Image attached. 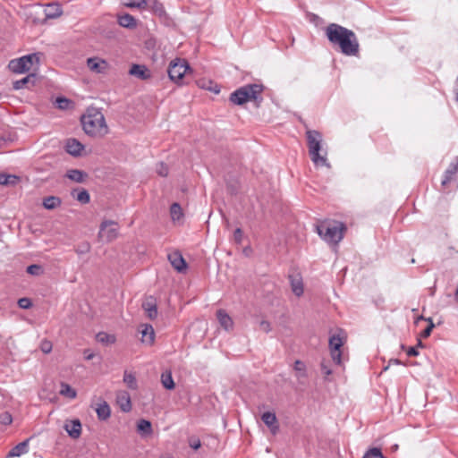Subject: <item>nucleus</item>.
<instances>
[{
  "mask_svg": "<svg viewBox=\"0 0 458 458\" xmlns=\"http://www.w3.org/2000/svg\"><path fill=\"white\" fill-rule=\"evenodd\" d=\"M321 371L326 377L332 374V370L328 368L327 365H326L325 362L321 363Z\"/></svg>",
  "mask_w": 458,
  "mask_h": 458,
  "instance_id": "52",
  "label": "nucleus"
},
{
  "mask_svg": "<svg viewBox=\"0 0 458 458\" xmlns=\"http://www.w3.org/2000/svg\"><path fill=\"white\" fill-rule=\"evenodd\" d=\"M391 362H394V364H400V360H391Z\"/></svg>",
  "mask_w": 458,
  "mask_h": 458,
  "instance_id": "56",
  "label": "nucleus"
},
{
  "mask_svg": "<svg viewBox=\"0 0 458 458\" xmlns=\"http://www.w3.org/2000/svg\"><path fill=\"white\" fill-rule=\"evenodd\" d=\"M18 304L21 309H29L32 305L31 301L29 298H21L18 301Z\"/></svg>",
  "mask_w": 458,
  "mask_h": 458,
  "instance_id": "48",
  "label": "nucleus"
},
{
  "mask_svg": "<svg viewBox=\"0 0 458 458\" xmlns=\"http://www.w3.org/2000/svg\"><path fill=\"white\" fill-rule=\"evenodd\" d=\"M188 71H191L188 62L185 59L176 58L170 63L167 72L171 81L182 84Z\"/></svg>",
  "mask_w": 458,
  "mask_h": 458,
  "instance_id": "6",
  "label": "nucleus"
},
{
  "mask_svg": "<svg viewBox=\"0 0 458 458\" xmlns=\"http://www.w3.org/2000/svg\"><path fill=\"white\" fill-rule=\"evenodd\" d=\"M457 171H458V162L452 163L450 165V166L448 167V169L445 171V178L442 181V184L443 185L447 184L453 179L454 175L457 173Z\"/></svg>",
  "mask_w": 458,
  "mask_h": 458,
  "instance_id": "35",
  "label": "nucleus"
},
{
  "mask_svg": "<svg viewBox=\"0 0 458 458\" xmlns=\"http://www.w3.org/2000/svg\"><path fill=\"white\" fill-rule=\"evenodd\" d=\"M259 328L265 333H268L271 331V324L267 320H261L259 322Z\"/></svg>",
  "mask_w": 458,
  "mask_h": 458,
  "instance_id": "49",
  "label": "nucleus"
},
{
  "mask_svg": "<svg viewBox=\"0 0 458 458\" xmlns=\"http://www.w3.org/2000/svg\"><path fill=\"white\" fill-rule=\"evenodd\" d=\"M429 322V325L421 332L420 335L423 338H427L430 335L432 329L434 328L435 325L430 318L426 319Z\"/></svg>",
  "mask_w": 458,
  "mask_h": 458,
  "instance_id": "44",
  "label": "nucleus"
},
{
  "mask_svg": "<svg viewBox=\"0 0 458 458\" xmlns=\"http://www.w3.org/2000/svg\"><path fill=\"white\" fill-rule=\"evenodd\" d=\"M98 418L101 420H105L110 417L111 410L106 402H103L98 405L96 409Z\"/></svg>",
  "mask_w": 458,
  "mask_h": 458,
  "instance_id": "29",
  "label": "nucleus"
},
{
  "mask_svg": "<svg viewBox=\"0 0 458 458\" xmlns=\"http://www.w3.org/2000/svg\"><path fill=\"white\" fill-rule=\"evenodd\" d=\"M168 260L172 267L179 273L184 272L187 268L186 261L178 251L168 254Z\"/></svg>",
  "mask_w": 458,
  "mask_h": 458,
  "instance_id": "10",
  "label": "nucleus"
},
{
  "mask_svg": "<svg viewBox=\"0 0 458 458\" xmlns=\"http://www.w3.org/2000/svg\"><path fill=\"white\" fill-rule=\"evenodd\" d=\"M35 80H36V75L34 73H30L21 80L15 81L13 83V87L14 89L19 90V89L27 88L29 83H31L32 85H34Z\"/></svg>",
  "mask_w": 458,
  "mask_h": 458,
  "instance_id": "25",
  "label": "nucleus"
},
{
  "mask_svg": "<svg viewBox=\"0 0 458 458\" xmlns=\"http://www.w3.org/2000/svg\"><path fill=\"white\" fill-rule=\"evenodd\" d=\"M157 173L163 177L167 176L168 167L164 163H159L157 167Z\"/></svg>",
  "mask_w": 458,
  "mask_h": 458,
  "instance_id": "47",
  "label": "nucleus"
},
{
  "mask_svg": "<svg viewBox=\"0 0 458 458\" xmlns=\"http://www.w3.org/2000/svg\"><path fill=\"white\" fill-rule=\"evenodd\" d=\"M261 420L268 427L272 435H276L278 433L279 424L274 412H264L261 416Z\"/></svg>",
  "mask_w": 458,
  "mask_h": 458,
  "instance_id": "13",
  "label": "nucleus"
},
{
  "mask_svg": "<svg viewBox=\"0 0 458 458\" xmlns=\"http://www.w3.org/2000/svg\"><path fill=\"white\" fill-rule=\"evenodd\" d=\"M137 430L141 435H150L152 433L151 422L144 419L140 420L137 423Z\"/></svg>",
  "mask_w": 458,
  "mask_h": 458,
  "instance_id": "30",
  "label": "nucleus"
},
{
  "mask_svg": "<svg viewBox=\"0 0 458 458\" xmlns=\"http://www.w3.org/2000/svg\"><path fill=\"white\" fill-rule=\"evenodd\" d=\"M89 249H90V246L89 243H85L81 246V250H78L77 252L78 253H86V252H89Z\"/></svg>",
  "mask_w": 458,
  "mask_h": 458,
  "instance_id": "54",
  "label": "nucleus"
},
{
  "mask_svg": "<svg viewBox=\"0 0 458 458\" xmlns=\"http://www.w3.org/2000/svg\"><path fill=\"white\" fill-rule=\"evenodd\" d=\"M76 199L82 204H88L90 201L89 193L87 190L82 189L78 192Z\"/></svg>",
  "mask_w": 458,
  "mask_h": 458,
  "instance_id": "42",
  "label": "nucleus"
},
{
  "mask_svg": "<svg viewBox=\"0 0 458 458\" xmlns=\"http://www.w3.org/2000/svg\"><path fill=\"white\" fill-rule=\"evenodd\" d=\"M455 100L458 102V89H457V91H456V94H455Z\"/></svg>",
  "mask_w": 458,
  "mask_h": 458,
  "instance_id": "57",
  "label": "nucleus"
},
{
  "mask_svg": "<svg viewBox=\"0 0 458 458\" xmlns=\"http://www.w3.org/2000/svg\"><path fill=\"white\" fill-rule=\"evenodd\" d=\"M81 124L86 134L94 137H103L107 134L108 127L102 112L97 109L89 110L81 117Z\"/></svg>",
  "mask_w": 458,
  "mask_h": 458,
  "instance_id": "2",
  "label": "nucleus"
},
{
  "mask_svg": "<svg viewBox=\"0 0 458 458\" xmlns=\"http://www.w3.org/2000/svg\"><path fill=\"white\" fill-rule=\"evenodd\" d=\"M123 4L127 8H136L139 10L147 9L146 0H123Z\"/></svg>",
  "mask_w": 458,
  "mask_h": 458,
  "instance_id": "32",
  "label": "nucleus"
},
{
  "mask_svg": "<svg viewBox=\"0 0 458 458\" xmlns=\"http://www.w3.org/2000/svg\"><path fill=\"white\" fill-rule=\"evenodd\" d=\"M161 383L165 389L172 390L175 385L170 371H165L161 375Z\"/></svg>",
  "mask_w": 458,
  "mask_h": 458,
  "instance_id": "34",
  "label": "nucleus"
},
{
  "mask_svg": "<svg viewBox=\"0 0 458 458\" xmlns=\"http://www.w3.org/2000/svg\"><path fill=\"white\" fill-rule=\"evenodd\" d=\"M61 199L55 196H48L43 199V206L46 209H54L61 205Z\"/></svg>",
  "mask_w": 458,
  "mask_h": 458,
  "instance_id": "31",
  "label": "nucleus"
},
{
  "mask_svg": "<svg viewBox=\"0 0 458 458\" xmlns=\"http://www.w3.org/2000/svg\"><path fill=\"white\" fill-rule=\"evenodd\" d=\"M29 441H30V439H26L23 442H21L18 445H16L13 448H12L9 451L7 457L8 458L19 457L21 454L28 453Z\"/></svg>",
  "mask_w": 458,
  "mask_h": 458,
  "instance_id": "23",
  "label": "nucleus"
},
{
  "mask_svg": "<svg viewBox=\"0 0 458 458\" xmlns=\"http://www.w3.org/2000/svg\"><path fill=\"white\" fill-rule=\"evenodd\" d=\"M170 215L173 221H178L182 216V209L178 203H173L171 205Z\"/></svg>",
  "mask_w": 458,
  "mask_h": 458,
  "instance_id": "40",
  "label": "nucleus"
},
{
  "mask_svg": "<svg viewBox=\"0 0 458 458\" xmlns=\"http://www.w3.org/2000/svg\"><path fill=\"white\" fill-rule=\"evenodd\" d=\"M44 12L46 19H55L63 13L61 5L56 3L48 4Z\"/></svg>",
  "mask_w": 458,
  "mask_h": 458,
  "instance_id": "20",
  "label": "nucleus"
},
{
  "mask_svg": "<svg viewBox=\"0 0 458 458\" xmlns=\"http://www.w3.org/2000/svg\"><path fill=\"white\" fill-rule=\"evenodd\" d=\"M293 369L295 371V376L300 383H304V381L308 377L306 365L303 361L297 360L294 362Z\"/></svg>",
  "mask_w": 458,
  "mask_h": 458,
  "instance_id": "21",
  "label": "nucleus"
},
{
  "mask_svg": "<svg viewBox=\"0 0 458 458\" xmlns=\"http://www.w3.org/2000/svg\"><path fill=\"white\" fill-rule=\"evenodd\" d=\"M87 64H88V67L89 68L90 71L98 72V73L104 72L107 66V64L106 61L96 58V57L89 58L87 61Z\"/></svg>",
  "mask_w": 458,
  "mask_h": 458,
  "instance_id": "17",
  "label": "nucleus"
},
{
  "mask_svg": "<svg viewBox=\"0 0 458 458\" xmlns=\"http://www.w3.org/2000/svg\"><path fill=\"white\" fill-rule=\"evenodd\" d=\"M291 286L293 293L296 296H301L303 293V284L301 278L290 276Z\"/></svg>",
  "mask_w": 458,
  "mask_h": 458,
  "instance_id": "33",
  "label": "nucleus"
},
{
  "mask_svg": "<svg viewBox=\"0 0 458 458\" xmlns=\"http://www.w3.org/2000/svg\"><path fill=\"white\" fill-rule=\"evenodd\" d=\"M346 230L342 222H325L317 226V232L319 236L330 243H338L344 237V232Z\"/></svg>",
  "mask_w": 458,
  "mask_h": 458,
  "instance_id": "5",
  "label": "nucleus"
},
{
  "mask_svg": "<svg viewBox=\"0 0 458 458\" xmlns=\"http://www.w3.org/2000/svg\"><path fill=\"white\" fill-rule=\"evenodd\" d=\"M83 149L84 145H82L78 140L71 138L66 140L65 150L70 155L73 157H79L81 155Z\"/></svg>",
  "mask_w": 458,
  "mask_h": 458,
  "instance_id": "14",
  "label": "nucleus"
},
{
  "mask_svg": "<svg viewBox=\"0 0 458 458\" xmlns=\"http://www.w3.org/2000/svg\"><path fill=\"white\" fill-rule=\"evenodd\" d=\"M65 177L75 182H83L88 178V174L79 169H69Z\"/></svg>",
  "mask_w": 458,
  "mask_h": 458,
  "instance_id": "22",
  "label": "nucleus"
},
{
  "mask_svg": "<svg viewBox=\"0 0 458 458\" xmlns=\"http://www.w3.org/2000/svg\"><path fill=\"white\" fill-rule=\"evenodd\" d=\"M227 191L232 194H237L240 190V182L236 175L227 174L225 176Z\"/></svg>",
  "mask_w": 458,
  "mask_h": 458,
  "instance_id": "19",
  "label": "nucleus"
},
{
  "mask_svg": "<svg viewBox=\"0 0 458 458\" xmlns=\"http://www.w3.org/2000/svg\"><path fill=\"white\" fill-rule=\"evenodd\" d=\"M44 270L40 265L33 264L27 267V273L32 276H40Z\"/></svg>",
  "mask_w": 458,
  "mask_h": 458,
  "instance_id": "43",
  "label": "nucleus"
},
{
  "mask_svg": "<svg viewBox=\"0 0 458 458\" xmlns=\"http://www.w3.org/2000/svg\"><path fill=\"white\" fill-rule=\"evenodd\" d=\"M64 428L65 429L69 437H71L73 439L79 438L81 434V423L78 419L67 420L64 423Z\"/></svg>",
  "mask_w": 458,
  "mask_h": 458,
  "instance_id": "12",
  "label": "nucleus"
},
{
  "mask_svg": "<svg viewBox=\"0 0 458 458\" xmlns=\"http://www.w3.org/2000/svg\"><path fill=\"white\" fill-rule=\"evenodd\" d=\"M13 421V418H12V415L7 412V411H4L2 413H0V423L3 424V425H10Z\"/></svg>",
  "mask_w": 458,
  "mask_h": 458,
  "instance_id": "45",
  "label": "nucleus"
},
{
  "mask_svg": "<svg viewBox=\"0 0 458 458\" xmlns=\"http://www.w3.org/2000/svg\"><path fill=\"white\" fill-rule=\"evenodd\" d=\"M119 227L113 220H104L99 226L98 237L100 241L111 242L118 236Z\"/></svg>",
  "mask_w": 458,
  "mask_h": 458,
  "instance_id": "9",
  "label": "nucleus"
},
{
  "mask_svg": "<svg viewBox=\"0 0 458 458\" xmlns=\"http://www.w3.org/2000/svg\"><path fill=\"white\" fill-rule=\"evenodd\" d=\"M326 36L333 46L339 47L342 54L348 56L359 54V40L352 30L336 23H330L326 28Z\"/></svg>",
  "mask_w": 458,
  "mask_h": 458,
  "instance_id": "1",
  "label": "nucleus"
},
{
  "mask_svg": "<svg viewBox=\"0 0 458 458\" xmlns=\"http://www.w3.org/2000/svg\"><path fill=\"white\" fill-rule=\"evenodd\" d=\"M129 73L142 81H146L151 77L150 71L145 65L141 64H132Z\"/></svg>",
  "mask_w": 458,
  "mask_h": 458,
  "instance_id": "15",
  "label": "nucleus"
},
{
  "mask_svg": "<svg viewBox=\"0 0 458 458\" xmlns=\"http://www.w3.org/2000/svg\"><path fill=\"white\" fill-rule=\"evenodd\" d=\"M147 9H150L155 14L163 16L165 13L164 5L158 0H146Z\"/></svg>",
  "mask_w": 458,
  "mask_h": 458,
  "instance_id": "27",
  "label": "nucleus"
},
{
  "mask_svg": "<svg viewBox=\"0 0 458 458\" xmlns=\"http://www.w3.org/2000/svg\"><path fill=\"white\" fill-rule=\"evenodd\" d=\"M141 306L148 318L155 319L157 317V301L153 296L146 297Z\"/></svg>",
  "mask_w": 458,
  "mask_h": 458,
  "instance_id": "11",
  "label": "nucleus"
},
{
  "mask_svg": "<svg viewBox=\"0 0 458 458\" xmlns=\"http://www.w3.org/2000/svg\"><path fill=\"white\" fill-rule=\"evenodd\" d=\"M55 103H56L57 107L62 110L68 109L72 105L71 100H69L66 98H63V97H58L55 100Z\"/></svg>",
  "mask_w": 458,
  "mask_h": 458,
  "instance_id": "41",
  "label": "nucleus"
},
{
  "mask_svg": "<svg viewBox=\"0 0 458 458\" xmlns=\"http://www.w3.org/2000/svg\"><path fill=\"white\" fill-rule=\"evenodd\" d=\"M123 382L130 389L135 390L138 387V383L135 376L131 373H128L127 371L124 372Z\"/></svg>",
  "mask_w": 458,
  "mask_h": 458,
  "instance_id": "38",
  "label": "nucleus"
},
{
  "mask_svg": "<svg viewBox=\"0 0 458 458\" xmlns=\"http://www.w3.org/2000/svg\"><path fill=\"white\" fill-rule=\"evenodd\" d=\"M84 354H85V359L88 360H92L94 357V354L92 352H89V350H85Z\"/></svg>",
  "mask_w": 458,
  "mask_h": 458,
  "instance_id": "55",
  "label": "nucleus"
},
{
  "mask_svg": "<svg viewBox=\"0 0 458 458\" xmlns=\"http://www.w3.org/2000/svg\"><path fill=\"white\" fill-rule=\"evenodd\" d=\"M141 334V341L143 343H146L148 344H152L155 339V332L153 329V327L150 325H144L142 330L140 331Z\"/></svg>",
  "mask_w": 458,
  "mask_h": 458,
  "instance_id": "24",
  "label": "nucleus"
},
{
  "mask_svg": "<svg viewBox=\"0 0 458 458\" xmlns=\"http://www.w3.org/2000/svg\"><path fill=\"white\" fill-rule=\"evenodd\" d=\"M34 61L38 62L36 54L27 55L10 61L8 67L14 73H23L30 70Z\"/></svg>",
  "mask_w": 458,
  "mask_h": 458,
  "instance_id": "8",
  "label": "nucleus"
},
{
  "mask_svg": "<svg viewBox=\"0 0 458 458\" xmlns=\"http://www.w3.org/2000/svg\"><path fill=\"white\" fill-rule=\"evenodd\" d=\"M197 85L200 89H208L216 94H218L220 92V87L216 83H214L212 81L201 79L197 81Z\"/></svg>",
  "mask_w": 458,
  "mask_h": 458,
  "instance_id": "28",
  "label": "nucleus"
},
{
  "mask_svg": "<svg viewBox=\"0 0 458 458\" xmlns=\"http://www.w3.org/2000/svg\"><path fill=\"white\" fill-rule=\"evenodd\" d=\"M262 91V85L247 84L232 92L229 100L237 106H242L249 101H254L256 106H259L263 100Z\"/></svg>",
  "mask_w": 458,
  "mask_h": 458,
  "instance_id": "3",
  "label": "nucleus"
},
{
  "mask_svg": "<svg viewBox=\"0 0 458 458\" xmlns=\"http://www.w3.org/2000/svg\"><path fill=\"white\" fill-rule=\"evenodd\" d=\"M19 180V177L13 174H0L1 185H14Z\"/></svg>",
  "mask_w": 458,
  "mask_h": 458,
  "instance_id": "39",
  "label": "nucleus"
},
{
  "mask_svg": "<svg viewBox=\"0 0 458 458\" xmlns=\"http://www.w3.org/2000/svg\"><path fill=\"white\" fill-rule=\"evenodd\" d=\"M96 339L98 343L103 344H110L115 342V337L113 335H109L105 332H100L96 335Z\"/></svg>",
  "mask_w": 458,
  "mask_h": 458,
  "instance_id": "36",
  "label": "nucleus"
},
{
  "mask_svg": "<svg viewBox=\"0 0 458 458\" xmlns=\"http://www.w3.org/2000/svg\"><path fill=\"white\" fill-rule=\"evenodd\" d=\"M233 237H234V241L237 243H241V242L242 240V231L241 228L235 229V231L233 233Z\"/></svg>",
  "mask_w": 458,
  "mask_h": 458,
  "instance_id": "50",
  "label": "nucleus"
},
{
  "mask_svg": "<svg viewBox=\"0 0 458 458\" xmlns=\"http://www.w3.org/2000/svg\"><path fill=\"white\" fill-rule=\"evenodd\" d=\"M53 345L50 341L43 340L40 344V350L44 353H49L52 351Z\"/></svg>",
  "mask_w": 458,
  "mask_h": 458,
  "instance_id": "46",
  "label": "nucleus"
},
{
  "mask_svg": "<svg viewBox=\"0 0 458 458\" xmlns=\"http://www.w3.org/2000/svg\"><path fill=\"white\" fill-rule=\"evenodd\" d=\"M343 330H339L338 334L333 335L329 338V349L332 360L337 365L342 364L341 348L344 344L345 336Z\"/></svg>",
  "mask_w": 458,
  "mask_h": 458,
  "instance_id": "7",
  "label": "nucleus"
},
{
  "mask_svg": "<svg viewBox=\"0 0 458 458\" xmlns=\"http://www.w3.org/2000/svg\"><path fill=\"white\" fill-rule=\"evenodd\" d=\"M117 403L123 412H129L131 410V397L126 391L118 393Z\"/></svg>",
  "mask_w": 458,
  "mask_h": 458,
  "instance_id": "16",
  "label": "nucleus"
},
{
  "mask_svg": "<svg viewBox=\"0 0 458 458\" xmlns=\"http://www.w3.org/2000/svg\"><path fill=\"white\" fill-rule=\"evenodd\" d=\"M418 346H420V347H422V346H423V344H422V343H421V341H420V340H419V342H418Z\"/></svg>",
  "mask_w": 458,
  "mask_h": 458,
  "instance_id": "58",
  "label": "nucleus"
},
{
  "mask_svg": "<svg viewBox=\"0 0 458 458\" xmlns=\"http://www.w3.org/2000/svg\"><path fill=\"white\" fill-rule=\"evenodd\" d=\"M307 145L309 148V154L312 162L316 165L329 166L327 159V152L324 155H320L319 151L322 148V134L316 130H308L306 131Z\"/></svg>",
  "mask_w": 458,
  "mask_h": 458,
  "instance_id": "4",
  "label": "nucleus"
},
{
  "mask_svg": "<svg viewBox=\"0 0 458 458\" xmlns=\"http://www.w3.org/2000/svg\"><path fill=\"white\" fill-rule=\"evenodd\" d=\"M216 318L219 321L220 326L225 329L226 331H229L233 329V322L232 318L225 312L224 310H218L216 311Z\"/></svg>",
  "mask_w": 458,
  "mask_h": 458,
  "instance_id": "18",
  "label": "nucleus"
},
{
  "mask_svg": "<svg viewBox=\"0 0 458 458\" xmlns=\"http://www.w3.org/2000/svg\"><path fill=\"white\" fill-rule=\"evenodd\" d=\"M189 444H190V446L194 450L199 449L201 445L200 440L198 438L190 439Z\"/></svg>",
  "mask_w": 458,
  "mask_h": 458,
  "instance_id": "51",
  "label": "nucleus"
},
{
  "mask_svg": "<svg viewBox=\"0 0 458 458\" xmlns=\"http://www.w3.org/2000/svg\"><path fill=\"white\" fill-rule=\"evenodd\" d=\"M60 394L64 396H66L70 399H74L77 395L76 391L68 384L62 383Z\"/></svg>",
  "mask_w": 458,
  "mask_h": 458,
  "instance_id": "37",
  "label": "nucleus"
},
{
  "mask_svg": "<svg viewBox=\"0 0 458 458\" xmlns=\"http://www.w3.org/2000/svg\"><path fill=\"white\" fill-rule=\"evenodd\" d=\"M118 23L120 26L128 29H133L137 25L136 19L129 13L118 16Z\"/></svg>",
  "mask_w": 458,
  "mask_h": 458,
  "instance_id": "26",
  "label": "nucleus"
},
{
  "mask_svg": "<svg viewBox=\"0 0 458 458\" xmlns=\"http://www.w3.org/2000/svg\"><path fill=\"white\" fill-rule=\"evenodd\" d=\"M407 355H408V356H411H411H412V357H414V356H418V355H419V352H418V350H417V348H416V347H410V348L407 350Z\"/></svg>",
  "mask_w": 458,
  "mask_h": 458,
  "instance_id": "53",
  "label": "nucleus"
}]
</instances>
